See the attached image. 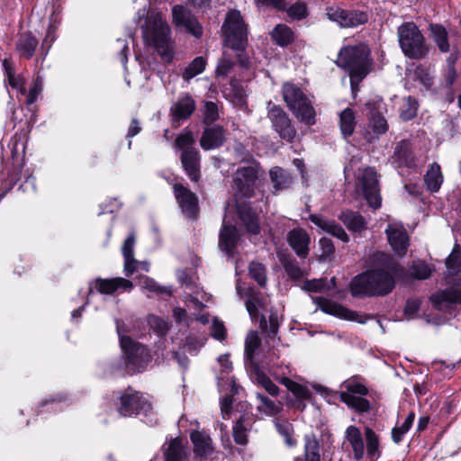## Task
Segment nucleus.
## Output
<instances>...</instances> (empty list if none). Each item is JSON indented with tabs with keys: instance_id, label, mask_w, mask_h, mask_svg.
Wrapping results in <instances>:
<instances>
[{
	"instance_id": "f257e3e1",
	"label": "nucleus",
	"mask_w": 461,
	"mask_h": 461,
	"mask_svg": "<svg viewBox=\"0 0 461 461\" xmlns=\"http://www.w3.org/2000/svg\"><path fill=\"white\" fill-rule=\"evenodd\" d=\"M259 176L260 167L257 161L252 159L237 169L232 185L239 217L245 225L247 231L256 235L260 230L258 218L250 204H248L243 199L253 196L256 183Z\"/></svg>"
},
{
	"instance_id": "f03ea898",
	"label": "nucleus",
	"mask_w": 461,
	"mask_h": 461,
	"mask_svg": "<svg viewBox=\"0 0 461 461\" xmlns=\"http://www.w3.org/2000/svg\"><path fill=\"white\" fill-rule=\"evenodd\" d=\"M259 176L260 167L257 161L252 159L237 169L232 185L239 217L245 225L247 231L256 235L260 230L258 218L250 204H248L243 199L253 196L256 183Z\"/></svg>"
},
{
	"instance_id": "7ed1b4c3",
	"label": "nucleus",
	"mask_w": 461,
	"mask_h": 461,
	"mask_svg": "<svg viewBox=\"0 0 461 461\" xmlns=\"http://www.w3.org/2000/svg\"><path fill=\"white\" fill-rule=\"evenodd\" d=\"M378 265L357 276L350 284L353 296L385 295L394 287L393 263L384 253L375 255Z\"/></svg>"
},
{
	"instance_id": "20e7f679",
	"label": "nucleus",
	"mask_w": 461,
	"mask_h": 461,
	"mask_svg": "<svg viewBox=\"0 0 461 461\" xmlns=\"http://www.w3.org/2000/svg\"><path fill=\"white\" fill-rule=\"evenodd\" d=\"M145 14L147 17L141 26L145 45L169 61L173 57V45L167 23L158 11L151 10L147 13L143 8L138 12L139 16Z\"/></svg>"
},
{
	"instance_id": "39448f33",
	"label": "nucleus",
	"mask_w": 461,
	"mask_h": 461,
	"mask_svg": "<svg viewBox=\"0 0 461 461\" xmlns=\"http://www.w3.org/2000/svg\"><path fill=\"white\" fill-rule=\"evenodd\" d=\"M369 56L370 50L365 44L344 47L339 53L337 65L348 73L353 90L372 70Z\"/></svg>"
},
{
	"instance_id": "423d86ee",
	"label": "nucleus",
	"mask_w": 461,
	"mask_h": 461,
	"mask_svg": "<svg viewBox=\"0 0 461 461\" xmlns=\"http://www.w3.org/2000/svg\"><path fill=\"white\" fill-rule=\"evenodd\" d=\"M225 46L236 50L241 66H248L247 59L240 53L247 45L248 29L240 13L237 10L230 11L222 25Z\"/></svg>"
},
{
	"instance_id": "0eeeda50",
	"label": "nucleus",
	"mask_w": 461,
	"mask_h": 461,
	"mask_svg": "<svg viewBox=\"0 0 461 461\" xmlns=\"http://www.w3.org/2000/svg\"><path fill=\"white\" fill-rule=\"evenodd\" d=\"M283 98L295 117L307 125L315 123V111L303 90L293 83H285L282 87Z\"/></svg>"
},
{
	"instance_id": "6e6552de",
	"label": "nucleus",
	"mask_w": 461,
	"mask_h": 461,
	"mask_svg": "<svg viewBox=\"0 0 461 461\" xmlns=\"http://www.w3.org/2000/svg\"><path fill=\"white\" fill-rule=\"evenodd\" d=\"M398 41L402 52L410 59H419L428 53L424 37L414 23H404L398 28Z\"/></svg>"
},
{
	"instance_id": "1a4fd4ad",
	"label": "nucleus",
	"mask_w": 461,
	"mask_h": 461,
	"mask_svg": "<svg viewBox=\"0 0 461 461\" xmlns=\"http://www.w3.org/2000/svg\"><path fill=\"white\" fill-rule=\"evenodd\" d=\"M116 329L120 338L121 348L126 356L128 369L133 372H142L151 359L148 349L144 346L132 341L130 337L123 335L119 321H116Z\"/></svg>"
},
{
	"instance_id": "9d476101",
	"label": "nucleus",
	"mask_w": 461,
	"mask_h": 461,
	"mask_svg": "<svg viewBox=\"0 0 461 461\" xmlns=\"http://www.w3.org/2000/svg\"><path fill=\"white\" fill-rule=\"evenodd\" d=\"M152 409L151 402L148 396L131 389L121 393L117 404L118 412L124 417L140 414L149 416L152 412Z\"/></svg>"
},
{
	"instance_id": "9b49d317",
	"label": "nucleus",
	"mask_w": 461,
	"mask_h": 461,
	"mask_svg": "<svg viewBox=\"0 0 461 461\" xmlns=\"http://www.w3.org/2000/svg\"><path fill=\"white\" fill-rule=\"evenodd\" d=\"M340 387L344 389L339 393V399L349 408L354 409L359 413L367 412L370 410V402L364 398L368 390L366 385L357 379H348L344 381Z\"/></svg>"
},
{
	"instance_id": "f8f14e48",
	"label": "nucleus",
	"mask_w": 461,
	"mask_h": 461,
	"mask_svg": "<svg viewBox=\"0 0 461 461\" xmlns=\"http://www.w3.org/2000/svg\"><path fill=\"white\" fill-rule=\"evenodd\" d=\"M313 303L323 312L333 315L342 320L356 321L358 323H366L369 319L367 316L360 314L357 312L350 311L348 308L337 303L330 299L323 297H312Z\"/></svg>"
},
{
	"instance_id": "ddd939ff",
	"label": "nucleus",
	"mask_w": 461,
	"mask_h": 461,
	"mask_svg": "<svg viewBox=\"0 0 461 461\" xmlns=\"http://www.w3.org/2000/svg\"><path fill=\"white\" fill-rule=\"evenodd\" d=\"M358 183L368 205L378 209L381 206L382 199L375 170L372 167L365 168Z\"/></svg>"
},
{
	"instance_id": "4468645a",
	"label": "nucleus",
	"mask_w": 461,
	"mask_h": 461,
	"mask_svg": "<svg viewBox=\"0 0 461 461\" xmlns=\"http://www.w3.org/2000/svg\"><path fill=\"white\" fill-rule=\"evenodd\" d=\"M326 15L329 20L343 28L356 27L366 23L368 20L367 14L364 12L346 10L338 6L327 7Z\"/></svg>"
},
{
	"instance_id": "2eb2a0df",
	"label": "nucleus",
	"mask_w": 461,
	"mask_h": 461,
	"mask_svg": "<svg viewBox=\"0 0 461 461\" xmlns=\"http://www.w3.org/2000/svg\"><path fill=\"white\" fill-rule=\"evenodd\" d=\"M270 104L268 103L267 116L272 122L273 128L282 139L291 141L296 134L294 128L291 124V120L282 108L275 104L270 106Z\"/></svg>"
},
{
	"instance_id": "dca6fc26",
	"label": "nucleus",
	"mask_w": 461,
	"mask_h": 461,
	"mask_svg": "<svg viewBox=\"0 0 461 461\" xmlns=\"http://www.w3.org/2000/svg\"><path fill=\"white\" fill-rule=\"evenodd\" d=\"M177 279L187 290L185 292V303L187 305L188 303H192L194 308L200 309L204 306L205 303L210 301V295L192 281L186 271H178Z\"/></svg>"
},
{
	"instance_id": "f3484780",
	"label": "nucleus",
	"mask_w": 461,
	"mask_h": 461,
	"mask_svg": "<svg viewBox=\"0 0 461 461\" xmlns=\"http://www.w3.org/2000/svg\"><path fill=\"white\" fill-rule=\"evenodd\" d=\"M433 307L443 312L452 313L456 304H461V289L447 288L438 291L430 296Z\"/></svg>"
},
{
	"instance_id": "a211bd4d",
	"label": "nucleus",
	"mask_w": 461,
	"mask_h": 461,
	"mask_svg": "<svg viewBox=\"0 0 461 461\" xmlns=\"http://www.w3.org/2000/svg\"><path fill=\"white\" fill-rule=\"evenodd\" d=\"M172 19L176 28L192 33L195 38L202 36L201 24L184 6L176 5L173 7Z\"/></svg>"
},
{
	"instance_id": "6ab92c4d",
	"label": "nucleus",
	"mask_w": 461,
	"mask_h": 461,
	"mask_svg": "<svg viewBox=\"0 0 461 461\" xmlns=\"http://www.w3.org/2000/svg\"><path fill=\"white\" fill-rule=\"evenodd\" d=\"M388 242L394 251L400 257L406 254L409 243V236L403 225L400 222H393L388 224L385 230Z\"/></svg>"
},
{
	"instance_id": "aec40b11",
	"label": "nucleus",
	"mask_w": 461,
	"mask_h": 461,
	"mask_svg": "<svg viewBox=\"0 0 461 461\" xmlns=\"http://www.w3.org/2000/svg\"><path fill=\"white\" fill-rule=\"evenodd\" d=\"M132 288V282L123 277H115L110 279L97 278L90 285L88 295L92 294L93 289H95L100 294H112L115 292H129Z\"/></svg>"
},
{
	"instance_id": "412c9836",
	"label": "nucleus",
	"mask_w": 461,
	"mask_h": 461,
	"mask_svg": "<svg viewBox=\"0 0 461 461\" xmlns=\"http://www.w3.org/2000/svg\"><path fill=\"white\" fill-rule=\"evenodd\" d=\"M174 193L183 213L188 218L195 217L198 210L196 195L179 184L174 185Z\"/></svg>"
},
{
	"instance_id": "4be33fe9",
	"label": "nucleus",
	"mask_w": 461,
	"mask_h": 461,
	"mask_svg": "<svg viewBox=\"0 0 461 461\" xmlns=\"http://www.w3.org/2000/svg\"><path fill=\"white\" fill-rule=\"evenodd\" d=\"M287 242L299 258H307L310 251L311 237L305 230L302 228L291 230L287 234Z\"/></svg>"
},
{
	"instance_id": "5701e85b",
	"label": "nucleus",
	"mask_w": 461,
	"mask_h": 461,
	"mask_svg": "<svg viewBox=\"0 0 461 461\" xmlns=\"http://www.w3.org/2000/svg\"><path fill=\"white\" fill-rule=\"evenodd\" d=\"M239 240L237 229L229 225L227 216L223 219L222 228L220 231L219 246L229 257H232Z\"/></svg>"
},
{
	"instance_id": "b1692460",
	"label": "nucleus",
	"mask_w": 461,
	"mask_h": 461,
	"mask_svg": "<svg viewBox=\"0 0 461 461\" xmlns=\"http://www.w3.org/2000/svg\"><path fill=\"white\" fill-rule=\"evenodd\" d=\"M194 453L199 457H207L213 453V445L211 437L203 430L194 429L190 433Z\"/></svg>"
},
{
	"instance_id": "393cba45",
	"label": "nucleus",
	"mask_w": 461,
	"mask_h": 461,
	"mask_svg": "<svg viewBox=\"0 0 461 461\" xmlns=\"http://www.w3.org/2000/svg\"><path fill=\"white\" fill-rule=\"evenodd\" d=\"M310 221L321 230L330 233L343 242H348L349 237L344 229L333 220H328L319 214H311Z\"/></svg>"
},
{
	"instance_id": "a878e982",
	"label": "nucleus",
	"mask_w": 461,
	"mask_h": 461,
	"mask_svg": "<svg viewBox=\"0 0 461 461\" xmlns=\"http://www.w3.org/2000/svg\"><path fill=\"white\" fill-rule=\"evenodd\" d=\"M134 245L135 237L133 234H130L122 248L124 258L123 272L127 276H130L139 271L140 261L134 258Z\"/></svg>"
},
{
	"instance_id": "bb28decb",
	"label": "nucleus",
	"mask_w": 461,
	"mask_h": 461,
	"mask_svg": "<svg viewBox=\"0 0 461 461\" xmlns=\"http://www.w3.org/2000/svg\"><path fill=\"white\" fill-rule=\"evenodd\" d=\"M181 162L185 173L192 181L200 178V156L195 149H185L182 152Z\"/></svg>"
},
{
	"instance_id": "cd10ccee",
	"label": "nucleus",
	"mask_w": 461,
	"mask_h": 461,
	"mask_svg": "<svg viewBox=\"0 0 461 461\" xmlns=\"http://www.w3.org/2000/svg\"><path fill=\"white\" fill-rule=\"evenodd\" d=\"M61 23L59 14L53 12L50 17L49 26L46 31V34L42 40L41 46L40 49L41 61L48 55L52 44L57 39V30Z\"/></svg>"
},
{
	"instance_id": "c85d7f7f",
	"label": "nucleus",
	"mask_w": 461,
	"mask_h": 461,
	"mask_svg": "<svg viewBox=\"0 0 461 461\" xmlns=\"http://www.w3.org/2000/svg\"><path fill=\"white\" fill-rule=\"evenodd\" d=\"M39 41L32 32H24L19 35L15 50L21 58L30 59L35 53Z\"/></svg>"
},
{
	"instance_id": "c756f323",
	"label": "nucleus",
	"mask_w": 461,
	"mask_h": 461,
	"mask_svg": "<svg viewBox=\"0 0 461 461\" xmlns=\"http://www.w3.org/2000/svg\"><path fill=\"white\" fill-rule=\"evenodd\" d=\"M345 440L350 446L354 457L357 460L365 455V443L360 429L356 426H348L345 431Z\"/></svg>"
},
{
	"instance_id": "7c9ffc66",
	"label": "nucleus",
	"mask_w": 461,
	"mask_h": 461,
	"mask_svg": "<svg viewBox=\"0 0 461 461\" xmlns=\"http://www.w3.org/2000/svg\"><path fill=\"white\" fill-rule=\"evenodd\" d=\"M218 363L221 366V376L218 377V386L220 391H227L228 389L226 388V385H228L230 392L232 394L238 393L239 388L232 377H226V382H223L225 380L223 374H229L232 369V363L230 360V356L228 354L221 355L218 357Z\"/></svg>"
},
{
	"instance_id": "2f4dec72",
	"label": "nucleus",
	"mask_w": 461,
	"mask_h": 461,
	"mask_svg": "<svg viewBox=\"0 0 461 461\" xmlns=\"http://www.w3.org/2000/svg\"><path fill=\"white\" fill-rule=\"evenodd\" d=\"M187 455V447L182 439L176 438L164 447L165 461H183ZM150 461H158L154 458Z\"/></svg>"
},
{
	"instance_id": "473e14b6",
	"label": "nucleus",
	"mask_w": 461,
	"mask_h": 461,
	"mask_svg": "<svg viewBox=\"0 0 461 461\" xmlns=\"http://www.w3.org/2000/svg\"><path fill=\"white\" fill-rule=\"evenodd\" d=\"M224 134L221 128L205 129L200 140L201 147L205 150L217 149L222 145Z\"/></svg>"
},
{
	"instance_id": "72a5a7b5",
	"label": "nucleus",
	"mask_w": 461,
	"mask_h": 461,
	"mask_svg": "<svg viewBox=\"0 0 461 461\" xmlns=\"http://www.w3.org/2000/svg\"><path fill=\"white\" fill-rule=\"evenodd\" d=\"M339 218L350 231L359 232L367 228L366 220L357 212L345 211Z\"/></svg>"
},
{
	"instance_id": "f704fd0d",
	"label": "nucleus",
	"mask_w": 461,
	"mask_h": 461,
	"mask_svg": "<svg viewBox=\"0 0 461 461\" xmlns=\"http://www.w3.org/2000/svg\"><path fill=\"white\" fill-rule=\"evenodd\" d=\"M392 159L393 163L397 162L399 166L411 167L413 165V157L411 155L410 142L402 140L397 143Z\"/></svg>"
},
{
	"instance_id": "c9c22d12",
	"label": "nucleus",
	"mask_w": 461,
	"mask_h": 461,
	"mask_svg": "<svg viewBox=\"0 0 461 461\" xmlns=\"http://www.w3.org/2000/svg\"><path fill=\"white\" fill-rule=\"evenodd\" d=\"M366 106L368 110H370V112H372L375 106L380 111L383 109L384 104L382 100H377L374 102H368ZM370 124L374 132L377 135L384 134L388 130L386 120L380 114L375 115L371 113Z\"/></svg>"
},
{
	"instance_id": "e433bc0d",
	"label": "nucleus",
	"mask_w": 461,
	"mask_h": 461,
	"mask_svg": "<svg viewBox=\"0 0 461 461\" xmlns=\"http://www.w3.org/2000/svg\"><path fill=\"white\" fill-rule=\"evenodd\" d=\"M424 181L427 188L430 192L436 193L439 190L443 183V175L440 166L438 163H432L430 165L425 175Z\"/></svg>"
},
{
	"instance_id": "4c0bfd02",
	"label": "nucleus",
	"mask_w": 461,
	"mask_h": 461,
	"mask_svg": "<svg viewBox=\"0 0 461 461\" xmlns=\"http://www.w3.org/2000/svg\"><path fill=\"white\" fill-rule=\"evenodd\" d=\"M366 442V456L371 460H376L380 456V440L378 435L370 428L365 429Z\"/></svg>"
},
{
	"instance_id": "58836bf2",
	"label": "nucleus",
	"mask_w": 461,
	"mask_h": 461,
	"mask_svg": "<svg viewBox=\"0 0 461 461\" xmlns=\"http://www.w3.org/2000/svg\"><path fill=\"white\" fill-rule=\"evenodd\" d=\"M194 101L190 96L181 97L172 107L173 114L178 119H186L194 110Z\"/></svg>"
},
{
	"instance_id": "ea45409f",
	"label": "nucleus",
	"mask_w": 461,
	"mask_h": 461,
	"mask_svg": "<svg viewBox=\"0 0 461 461\" xmlns=\"http://www.w3.org/2000/svg\"><path fill=\"white\" fill-rule=\"evenodd\" d=\"M446 267L445 278L447 284H451L452 280H450V277L461 272V251L457 247L453 249L452 253L447 258Z\"/></svg>"
},
{
	"instance_id": "a19ab883",
	"label": "nucleus",
	"mask_w": 461,
	"mask_h": 461,
	"mask_svg": "<svg viewBox=\"0 0 461 461\" xmlns=\"http://www.w3.org/2000/svg\"><path fill=\"white\" fill-rule=\"evenodd\" d=\"M270 178L276 191L286 189L292 184L291 176L281 167H274L270 170Z\"/></svg>"
},
{
	"instance_id": "79ce46f5",
	"label": "nucleus",
	"mask_w": 461,
	"mask_h": 461,
	"mask_svg": "<svg viewBox=\"0 0 461 461\" xmlns=\"http://www.w3.org/2000/svg\"><path fill=\"white\" fill-rule=\"evenodd\" d=\"M279 381L299 400L303 401L311 399L312 392L307 386L300 384L287 377H281Z\"/></svg>"
},
{
	"instance_id": "37998d69",
	"label": "nucleus",
	"mask_w": 461,
	"mask_h": 461,
	"mask_svg": "<svg viewBox=\"0 0 461 461\" xmlns=\"http://www.w3.org/2000/svg\"><path fill=\"white\" fill-rule=\"evenodd\" d=\"M356 126L355 113L350 108L344 109L339 114V127L344 137L351 136Z\"/></svg>"
},
{
	"instance_id": "c03bdc74",
	"label": "nucleus",
	"mask_w": 461,
	"mask_h": 461,
	"mask_svg": "<svg viewBox=\"0 0 461 461\" xmlns=\"http://www.w3.org/2000/svg\"><path fill=\"white\" fill-rule=\"evenodd\" d=\"M265 300L259 296L258 294L252 290L248 293V299L246 301V308L252 321H256L258 312L265 307Z\"/></svg>"
},
{
	"instance_id": "a18cd8bd",
	"label": "nucleus",
	"mask_w": 461,
	"mask_h": 461,
	"mask_svg": "<svg viewBox=\"0 0 461 461\" xmlns=\"http://www.w3.org/2000/svg\"><path fill=\"white\" fill-rule=\"evenodd\" d=\"M257 397L260 400L258 410L267 416H275L283 409V403L279 401H272L260 393H258Z\"/></svg>"
},
{
	"instance_id": "49530a36",
	"label": "nucleus",
	"mask_w": 461,
	"mask_h": 461,
	"mask_svg": "<svg viewBox=\"0 0 461 461\" xmlns=\"http://www.w3.org/2000/svg\"><path fill=\"white\" fill-rule=\"evenodd\" d=\"M305 440V461H320V445L313 435L307 434Z\"/></svg>"
},
{
	"instance_id": "de8ad7c7",
	"label": "nucleus",
	"mask_w": 461,
	"mask_h": 461,
	"mask_svg": "<svg viewBox=\"0 0 461 461\" xmlns=\"http://www.w3.org/2000/svg\"><path fill=\"white\" fill-rule=\"evenodd\" d=\"M271 35L273 40L280 46L288 45L294 39V33L291 29L284 24L276 25Z\"/></svg>"
},
{
	"instance_id": "09e8293b",
	"label": "nucleus",
	"mask_w": 461,
	"mask_h": 461,
	"mask_svg": "<svg viewBox=\"0 0 461 461\" xmlns=\"http://www.w3.org/2000/svg\"><path fill=\"white\" fill-rule=\"evenodd\" d=\"M430 30H431V33L433 35L434 41L437 43L438 49L442 52H447L449 50V44L447 41V30L439 24H431Z\"/></svg>"
},
{
	"instance_id": "8fccbe9b",
	"label": "nucleus",
	"mask_w": 461,
	"mask_h": 461,
	"mask_svg": "<svg viewBox=\"0 0 461 461\" xmlns=\"http://www.w3.org/2000/svg\"><path fill=\"white\" fill-rule=\"evenodd\" d=\"M4 66L5 68L8 84L12 87V89L16 90L22 95H26V89L23 86V78L21 76L15 75L13 68L8 66L6 60L4 61Z\"/></svg>"
},
{
	"instance_id": "3c124183",
	"label": "nucleus",
	"mask_w": 461,
	"mask_h": 461,
	"mask_svg": "<svg viewBox=\"0 0 461 461\" xmlns=\"http://www.w3.org/2000/svg\"><path fill=\"white\" fill-rule=\"evenodd\" d=\"M399 111L400 116L403 121H409L414 118L418 111V103L416 99L411 96L403 98Z\"/></svg>"
},
{
	"instance_id": "603ef678",
	"label": "nucleus",
	"mask_w": 461,
	"mask_h": 461,
	"mask_svg": "<svg viewBox=\"0 0 461 461\" xmlns=\"http://www.w3.org/2000/svg\"><path fill=\"white\" fill-rule=\"evenodd\" d=\"M205 59L203 57H196L183 72V78L189 81L195 76L201 74L205 68Z\"/></svg>"
},
{
	"instance_id": "864d4df0",
	"label": "nucleus",
	"mask_w": 461,
	"mask_h": 461,
	"mask_svg": "<svg viewBox=\"0 0 461 461\" xmlns=\"http://www.w3.org/2000/svg\"><path fill=\"white\" fill-rule=\"evenodd\" d=\"M261 339L257 331H250L245 340L246 358L252 360L256 350L259 348Z\"/></svg>"
},
{
	"instance_id": "5fc2aeb1",
	"label": "nucleus",
	"mask_w": 461,
	"mask_h": 461,
	"mask_svg": "<svg viewBox=\"0 0 461 461\" xmlns=\"http://www.w3.org/2000/svg\"><path fill=\"white\" fill-rule=\"evenodd\" d=\"M254 382L261 385L269 394L275 396L278 394V387L270 380V378L261 371H256L253 376Z\"/></svg>"
},
{
	"instance_id": "6e6d98bb",
	"label": "nucleus",
	"mask_w": 461,
	"mask_h": 461,
	"mask_svg": "<svg viewBox=\"0 0 461 461\" xmlns=\"http://www.w3.org/2000/svg\"><path fill=\"white\" fill-rule=\"evenodd\" d=\"M414 418V413L411 412L401 426L393 429L392 438L393 442L398 444L402 441L403 435L411 429Z\"/></svg>"
},
{
	"instance_id": "4d7b16f0",
	"label": "nucleus",
	"mask_w": 461,
	"mask_h": 461,
	"mask_svg": "<svg viewBox=\"0 0 461 461\" xmlns=\"http://www.w3.org/2000/svg\"><path fill=\"white\" fill-rule=\"evenodd\" d=\"M226 95L230 101L236 105H242L244 104V98L246 92L244 88L235 82H231L230 88L226 90Z\"/></svg>"
},
{
	"instance_id": "13d9d810",
	"label": "nucleus",
	"mask_w": 461,
	"mask_h": 461,
	"mask_svg": "<svg viewBox=\"0 0 461 461\" xmlns=\"http://www.w3.org/2000/svg\"><path fill=\"white\" fill-rule=\"evenodd\" d=\"M138 285L142 288L154 292L156 294H171L169 288L160 286L156 281L146 276H140Z\"/></svg>"
},
{
	"instance_id": "bf43d9fd",
	"label": "nucleus",
	"mask_w": 461,
	"mask_h": 461,
	"mask_svg": "<svg viewBox=\"0 0 461 461\" xmlns=\"http://www.w3.org/2000/svg\"><path fill=\"white\" fill-rule=\"evenodd\" d=\"M275 426L281 436L284 437L287 446L293 447L295 440L291 437L292 425L287 420H275Z\"/></svg>"
},
{
	"instance_id": "052dcab7",
	"label": "nucleus",
	"mask_w": 461,
	"mask_h": 461,
	"mask_svg": "<svg viewBox=\"0 0 461 461\" xmlns=\"http://www.w3.org/2000/svg\"><path fill=\"white\" fill-rule=\"evenodd\" d=\"M10 149L12 153V158L14 163L22 166L23 164L24 153H25V143L22 140L14 139L10 143Z\"/></svg>"
},
{
	"instance_id": "680f3d73",
	"label": "nucleus",
	"mask_w": 461,
	"mask_h": 461,
	"mask_svg": "<svg viewBox=\"0 0 461 461\" xmlns=\"http://www.w3.org/2000/svg\"><path fill=\"white\" fill-rule=\"evenodd\" d=\"M249 276L253 278L260 286H264L267 283L266 268L258 262H252L249 268Z\"/></svg>"
},
{
	"instance_id": "e2e57ef3",
	"label": "nucleus",
	"mask_w": 461,
	"mask_h": 461,
	"mask_svg": "<svg viewBox=\"0 0 461 461\" xmlns=\"http://www.w3.org/2000/svg\"><path fill=\"white\" fill-rule=\"evenodd\" d=\"M247 425L244 417H240L233 427V437L237 444L245 445L247 443Z\"/></svg>"
},
{
	"instance_id": "0e129e2a",
	"label": "nucleus",
	"mask_w": 461,
	"mask_h": 461,
	"mask_svg": "<svg viewBox=\"0 0 461 461\" xmlns=\"http://www.w3.org/2000/svg\"><path fill=\"white\" fill-rule=\"evenodd\" d=\"M234 66L233 61L230 59V56L227 51L223 52L222 58L220 59L216 73L219 77L228 76Z\"/></svg>"
},
{
	"instance_id": "69168bd1",
	"label": "nucleus",
	"mask_w": 461,
	"mask_h": 461,
	"mask_svg": "<svg viewBox=\"0 0 461 461\" xmlns=\"http://www.w3.org/2000/svg\"><path fill=\"white\" fill-rule=\"evenodd\" d=\"M194 140L193 134L189 131H184L176 140V146L182 149L183 151L185 149H191L192 145L194 144Z\"/></svg>"
},
{
	"instance_id": "338daca9",
	"label": "nucleus",
	"mask_w": 461,
	"mask_h": 461,
	"mask_svg": "<svg viewBox=\"0 0 461 461\" xmlns=\"http://www.w3.org/2000/svg\"><path fill=\"white\" fill-rule=\"evenodd\" d=\"M411 274L418 279H426L430 276V268L424 262H417L412 265Z\"/></svg>"
},
{
	"instance_id": "774afa93",
	"label": "nucleus",
	"mask_w": 461,
	"mask_h": 461,
	"mask_svg": "<svg viewBox=\"0 0 461 461\" xmlns=\"http://www.w3.org/2000/svg\"><path fill=\"white\" fill-rule=\"evenodd\" d=\"M149 323L158 335H164L169 329L168 322L157 316H150Z\"/></svg>"
}]
</instances>
